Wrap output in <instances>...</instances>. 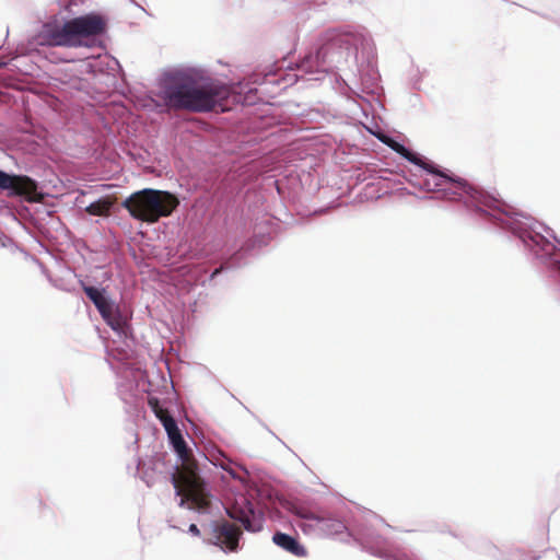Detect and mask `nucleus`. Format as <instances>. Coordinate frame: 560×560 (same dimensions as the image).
I'll list each match as a JSON object with an SVG mask.
<instances>
[{
  "instance_id": "obj_1",
  "label": "nucleus",
  "mask_w": 560,
  "mask_h": 560,
  "mask_svg": "<svg viewBox=\"0 0 560 560\" xmlns=\"http://www.w3.org/2000/svg\"><path fill=\"white\" fill-rule=\"evenodd\" d=\"M407 161L424 168L431 178L425 179L427 186L443 194L448 200H460L467 207L478 211H490L502 226L517 235L538 257L548 259V264L560 270V250L544 235L532 229L533 219L515 211L511 206L470 185L460 177H452L439 171L434 165L423 162L417 154L409 151L396 140L388 145Z\"/></svg>"
},
{
  "instance_id": "obj_2",
  "label": "nucleus",
  "mask_w": 560,
  "mask_h": 560,
  "mask_svg": "<svg viewBox=\"0 0 560 560\" xmlns=\"http://www.w3.org/2000/svg\"><path fill=\"white\" fill-rule=\"evenodd\" d=\"M230 95L231 89L222 82L188 75L176 79L164 91L168 107L191 113L224 110V102Z\"/></svg>"
},
{
  "instance_id": "obj_3",
  "label": "nucleus",
  "mask_w": 560,
  "mask_h": 560,
  "mask_svg": "<svg viewBox=\"0 0 560 560\" xmlns=\"http://www.w3.org/2000/svg\"><path fill=\"white\" fill-rule=\"evenodd\" d=\"M106 30V20L97 13L73 18L62 24L45 23L36 36L40 46L49 47H91L94 38Z\"/></svg>"
},
{
  "instance_id": "obj_4",
  "label": "nucleus",
  "mask_w": 560,
  "mask_h": 560,
  "mask_svg": "<svg viewBox=\"0 0 560 560\" xmlns=\"http://www.w3.org/2000/svg\"><path fill=\"white\" fill-rule=\"evenodd\" d=\"M182 465L172 475V483L176 494L180 497L179 506L187 505L190 510L206 512L211 503V495L206 482L198 472L197 462L188 448L183 435L172 441Z\"/></svg>"
},
{
  "instance_id": "obj_5",
  "label": "nucleus",
  "mask_w": 560,
  "mask_h": 560,
  "mask_svg": "<svg viewBox=\"0 0 560 560\" xmlns=\"http://www.w3.org/2000/svg\"><path fill=\"white\" fill-rule=\"evenodd\" d=\"M178 205L179 200L174 194L151 188L131 194L121 203L132 218L147 223L170 217Z\"/></svg>"
},
{
  "instance_id": "obj_6",
  "label": "nucleus",
  "mask_w": 560,
  "mask_h": 560,
  "mask_svg": "<svg viewBox=\"0 0 560 560\" xmlns=\"http://www.w3.org/2000/svg\"><path fill=\"white\" fill-rule=\"evenodd\" d=\"M288 510L300 518L313 522L310 526L326 537L348 533V527L343 520L325 511H314L311 508L296 503H289Z\"/></svg>"
},
{
  "instance_id": "obj_7",
  "label": "nucleus",
  "mask_w": 560,
  "mask_h": 560,
  "mask_svg": "<svg viewBox=\"0 0 560 560\" xmlns=\"http://www.w3.org/2000/svg\"><path fill=\"white\" fill-rule=\"evenodd\" d=\"M8 190L9 197H23L30 202L40 201L37 183L28 176L8 174L0 170V191Z\"/></svg>"
},
{
  "instance_id": "obj_8",
  "label": "nucleus",
  "mask_w": 560,
  "mask_h": 560,
  "mask_svg": "<svg viewBox=\"0 0 560 560\" xmlns=\"http://www.w3.org/2000/svg\"><path fill=\"white\" fill-rule=\"evenodd\" d=\"M241 536L242 529L228 521L217 522L213 526V544L223 550L236 551Z\"/></svg>"
},
{
  "instance_id": "obj_9",
  "label": "nucleus",
  "mask_w": 560,
  "mask_h": 560,
  "mask_svg": "<svg viewBox=\"0 0 560 560\" xmlns=\"http://www.w3.org/2000/svg\"><path fill=\"white\" fill-rule=\"evenodd\" d=\"M226 513L231 518L240 522L246 530L255 532L258 529L253 525L252 516L254 515V511L246 500H244L243 506L236 503L228 508Z\"/></svg>"
},
{
  "instance_id": "obj_10",
  "label": "nucleus",
  "mask_w": 560,
  "mask_h": 560,
  "mask_svg": "<svg viewBox=\"0 0 560 560\" xmlns=\"http://www.w3.org/2000/svg\"><path fill=\"white\" fill-rule=\"evenodd\" d=\"M362 541L366 548L380 557H386L390 551V542L387 538L376 533L362 534Z\"/></svg>"
},
{
  "instance_id": "obj_11",
  "label": "nucleus",
  "mask_w": 560,
  "mask_h": 560,
  "mask_svg": "<svg viewBox=\"0 0 560 560\" xmlns=\"http://www.w3.org/2000/svg\"><path fill=\"white\" fill-rule=\"evenodd\" d=\"M272 541L284 549L285 551L296 556V557H306L307 550L304 546H302L294 537L284 534V533H276L272 537Z\"/></svg>"
},
{
  "instance_id": "obj_12",
  "label": "nucleus",
  "mask_w": 560,
  "mask_h": 560,
  "mask_svg": "<svg viewBox=\"0 0 560 560\" xmlns=\"http://www.w3.org/2000/svg\"><path fill=\"white\" fill-rule=\"evenodd\" d=\"M83 291L88 295V298L94 303L102 317H106L108 308L109 306H112V303L103 294V292L97 288L86 285L83 287Z\"/></svg>"
},
{
  "instance_id": "obj_13",
  "label": "nucleus",
  "mask_w": 560,
  "mask_h": 560,
  "mask_svg": "<svg viewBox=\"0 0 560 560\" xmlns=\"http://www.w3.org/2000/svg\"><path fill=\"white\" fill-rule=\"evenodd\" d=\"M113 207V201L108 198L100 199L95 202H92L86 207V212L92 215H108L109 211Z\"/></svg>"
},
{
  "instance_id": "obj_14",
  "label": "nucleus",
  "mask_w": 560,
  "mask_h": 560,
  "mask_svg": "<svg viewBox=\"0 0 560 560\" xmlns=\"http://www.w3.org/2000/svg\"><path fill=\"white\" fill-rule=\"evenodd\" d=\"M103 318L114 330L121 329L122 322L120 315L117 311L114 310L113 305L109 306L106 317Z\"/></svg>"
},
{
  "instance_id": "obj_15",
  "label": "nucleus",
  "mask_w": 560,
  "mask_h": 560,
  "mask_svg": "<svg viewBox=\"0 0 560 560\" xmlns=\"http://www.w3.org/2000/svg\"><path fill=\"white\" fill-rule=\"evenodd\" d=\"M148 404L151 410L154 412L155 417L161 421L164 417L170 415L167 409L162 408L160 401L155 397H150Z\"/></svg>"
},
{
  "instance_id": "obj_16",
  "label": "nucleus",
  "mask_w": 560,
  "mask_h": 560,
  "mask_svg": "<svg viewBox=\"0 0 560 560\" xmlns=\"http://www.w3.org/2000/svg\"><path fill=\"white\" fill-rule=\"evenodd\" d=\"M161 423L163 424L166 433L170 432V431H175L176 429H178L175 419L171 415H168L167 417H164L161 420Z\"/></svg>"
},
{
  "instance_id": "obj_17",
  "label": "nucleus",
  "mask_w": 560,
  "mask_h": 560,
  "mask_svg": "<svg viewBox=\"0 0 560 560\" xmlns=\"http://www.w3.org/2000/svg\"><path fill=\"white\" fill-rule=\"evenodd\" d=\"M377 139L383 142L384 144L386 145H389L390 141H393L394 139L390 138L389 136L387 135H384V133H378L376 135Z\"/></svg>"
},
{
  "instance_id": "obj_18",
  "label": "nucleus",
  "mask_w": 560,
  "mask_h": 560,
  "mask_svg": "<svg viewBox=\"0 0 560 560\" xmlns=\"http://www.w3.org/2000/svg\"><path fill=\"white\" fill-rule=\"evenodd\" d=\"M167 436L170 439V442L176 440L177 438L182 436V433L179 429H176L175 431L167 432Z\"/></svg>"
},
{
  "instance_id": "obj_19",
  "label": "nucleus",
  "mask_w": 560,
  "mask_h": 560,
  "mask_svg": "<svg viewBox=\"0 0 560 560\" xmlns=\"http://www.w3.org/2000/svg\"><path fill=\"white\" fill-rule=\"evenodd\" d=\"M188 532L190 534H192L194 536H200V530H199V528L197 527L196 524H190V526L188 528Z\"/></svg>"
},
{
  "instance_id": "obj_20",
  "label": "nucleus",
  "mask_w": 560,
  "mask_h": 560,
  "mask_svg": "<svg viewBox=\"0 0 560 560\" xmlns=\"http://www.w3.org/2000/svg\"><path fill=\"white\" fill-rule=\"evenodd\" d=\"M220 272V269H215L213 272V276L218 275Z\"/></svg>"
}]
</instances>
